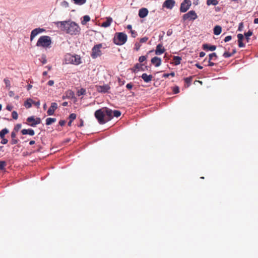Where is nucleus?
<instances>
[{
	"label": "nucleus",
	"instance_id": "obj_19",
	"mask_svg": "<svg viewBox=\"0 0 258 258\" xmlns=\"http://www.w3.org/2000/svg\"><path fill=\"white\" fill-rule=\"evenodd\" d=\"M141 78L146 83L151 82L153 79V76L151 75H148L146 73H144L142 75Z\"/></svg>",
	"mask_w": 258,
	"mask_h": 258
},
{
	"label": "nucleus",
	"instance_id": "obj_9",
	"mask_svg": "<svg viewBox=\"0 0 258 258\" xmlns=\"http://www.w3.org/2000/svg\"><path fill=\"white\" fill-rule=\"evenodd\" d=\"M45 31L43 28H37L33 29L30 34V41H32L34 38L39 33H42Z\"/></svg>",
	"mask_w": 258,
	"mask_h": 258
},
{
	"label": "nucleus",
	"instance_id": "obj_34",
	"mask_svg": "<svg viewBox=\"0 0 258 258\" xmlns=\"http://www.w3.org/2000/svg\"><path fill=\"white\" fill-rule=\"evenodd\" d=\"M86 94V89L84 88H81L77 92L78 96H80L81 95H85Z\"/></svg>",
	"mask_w": 258,
	"mask_h": 258
},
{
	"label": "nucleus",
	"instance_id": "obj_22",
	"mask_svg": "<svg viewBox=\"0 0 258 258\" xmlns=\"http://www.w3.org/2000/svg\"><path fill=\"white\" fill-rule=\"evenodd\" d=\"M112 21V19L111 18H107V19L102 23L101 26L105 28L108 27L110 25Z\"/></svg>",
	"mask_w": 258,
	"mask_h": 258
},
{
	"label": "nucleus",
	"instance_id": "obj_55",
	"mask_svg": "<svg viewBox=\"0 0 258 258\" xmlns=\"http://www.w3.org/2000/svg\"><path fill=\"white\" fill-rule=\"evenodd\" d=\"M118 83H119L120 85H123L124 84V80H122L120 78H118Z\"/></svg>",
	"mask_w": 258,
	"mask_h": 258
},
{
	"label": "nucleus",
	"instance_id": "obj_58",
	"mask_svg": "<svg viewBox=\"0 0 258 258\" xmlns=\"http://www.w3.org/2000/svg\"><path fill=\"white\" fill-rule=\"evenodd\" d=\"M47 84L49 86H52L54 84V81L53 80H49Z\"/></svg>",
	"mask_w": 258,
	"mask_h": 258
},
{
	"label": "nucleus",
	"instance_id": "obj_45",
	"mask_svg": "<svg viewBox=\"0 0 258 258\" xmlns=\"http://www.w3.org/2000/svg\"><path fill=\"white\" fill-rule=\"evenodd\" d=\"M148 37H144L140 39V43L146 42L148 40Z\"/></svg>",
	"mask_w": 258,
	"mask_h": 258
},
{
	"label": "nucleus",
	"instance_id": "obj_12",
	"mask_svg": "<svg viewBox=\"0 0 258 258\" xmlns=\"http://www.w3.org/2000/svg\"><path fill=\"white\" fill-rule=\"evenodd\" d=\"M175 2L174 0H166L163 4V7L168 9H172L174 6Z\"/></svg>",
	"mask_w": 258,
	"mask_h": 258
},
{
	"label": "nucleus",
	"instance_id": "obj_32",
	"mask_svg": "<svg viewBox=\"0 0 258 258\" xmlns=\"http://www.w3.org/2000/svg\"><path fill=\"white\" fill-rule=\"evenodd\" d=\"M252 34V31L249 30L247 32L244 33V35L245 36L246 40L247 42H249V37L251 36Z\"/></svg>",
	"mask_w": 258,
	"mask_h": 258
},
{
	"label": "nucleus",
	"instance_id": "obj_30",
	"mask_svg": "<svg viewBox=\"0 0 258 258\" xmlns=\"http://www.w3.org/2000/svg\"><path fill=\"white\" fill-rule=\"evenodd\" d=\"M218 4V1L217 0H207V5L208 6L213 5L216 6Z\"/></svg>",
	"mask_w": 258,
	"mask_h": 258
},
{
	"label": "nucleus",
	"instance_id": "obj_43",
	"mask_svg": "<svg viewBox=\"0 0 258 258\" xmlns=\"http://www.w3.org/2000/svg\"><path fill=\"white\" fill-rule=\"evenodd\" d=\"M19 140L16 139L15 138L12 139L11 141V144L12 145H15L18 143Z\"/></svg>",
	"mask_w": 258,
	"mask_h": 258
},
{
	"label": "nucleus",
	"instance_id": "obj_62",
	"mask_svg": "<svg viewBox=\"0 0 258 258\" xmlns=\"http://www.w3.org/2000/svg\"><path fill=\"white\" fill-rule=\"evenodd\" d=\"M9 95L10 97H12L14 95V92L12 91H10L9 92Z\"/></svg>",
	"mask_w": 258,
	"mask_h": 258
},
{
	"label": "nucleus",
	"instance_id": "obj_56",
	"mask_svg": "<svg viewBox=\"0 0 258 258\" xmlns=\"http://www.w3.org/2000/svg\"><path fill=\"white\" fill-rule=\"evenodd\" d=\"M13 107L12 105H8L6 107V109L9 111H11Z\"/></svg>",
	"mask_w": 258,
	"mask_h": 258
},
{
	"label": "nucleus",
	"instance_id": "obj_24",
	"mask_svg": "<svg viewBox=\"0 0 258 258\" xmlns=\"http://www.w3.org/2000/svg\"><path fill=\"white\" fill-rule=\"evenodd\" d=\"M173 60H174V64L175 66H177L180 63L181 60V58L178 56H173Z\"/></svg>",
	"mask_w": 258,
	"mask_h": 258
},
{
	"label": "nucleus",
	"instance_id": "obj_35",
	"mask_svg": "<svg viewBox=\"0 0 258 258\" xmlns=\"http://www.w3.org/2000/svg\"><path fill=\"white\" fill-rule=\"evenodd\" d=\"M112 115H113V117H118L119 116H120L121 112L120 111H119V110H114L113 111Z\"/></svg>",
	"mask_w": 258,
	"mask_h": 258
},
{
	"label": "nucleus",
	"instance_id": "obj_39",
	"mask_svg": "<svg viewBox=\"0 0 258 258\" xmlns=\"http://www.w3.org/2000/svg\"><path fill=\"white\" fill-rule=\"evenodd\" d=\"M184 82L187 84H190L192 81V77H187L184 79Z\"/></svg>",
	"mask_w": 258,
	"mask_h": 258
},
{
	"label": "nucleus",
	"instance_id": "obj_20",
	"mask_svg": "<svg viewBox=\"0 0 258 258\" xmlns=\"http://www.w3.org/2000/svg\"><path fill=\"white\" fill-rule=\"evenodd\" d=\"M202 47L205 50H209L210 51H214L216 49V46L215 45H210L207 43L203 44Z\"/></svg>",
	"mask_w": 258,
	"mask_h": 258
},
{
	"label": "nucleus",
	"instance_id": "obj_49",
	"mask_svg": "<svg viewBox=\"0 0 258 258\" xmlns=\"http://www.w3.org/2000/svg\"><path fill=\"white\" fill-rule=\"evenodd\" d=\"M1 139H2V141H1L2 144H6L8 143V140L7 139H6L5 138H2Z\"/></svg>",
	"mask_w": 258,
	"mask_h": 258
},
{
	"label": "nucleus",
	"instance_id": "obj_2",
	"mask_svg": "<svg viewBox=\"0 0 258 258\" xmlns=\"http://www.w3.org/2000/svg\"><path fill=\"white\" fill-rule=\"evenodd\" d=\"M51 43L52 41L50 37L44 35L39 37L36 43V46L43 48H49L50 47Z\"/></svg>",
	"mask_w": 258,
	"mask_h": 258
},
{
	"label": "nucleus",
	"instance_id": "obj_23",
	"mask_svg": "<svg viewBox=\"0 0 258 258\" xmlns=\"http://www.w3.org/2000/svg\"><path fill=\"white\" fill-rule=\"evenodd\" d=\"M222 28L220 26H216L214 28V34L216 35H219L221 33Z\"/></svg>",
	"mask_w": 258,
	"mask_h": 258
},
{
	"label": "nucleus",
	"instance_id": "obj_3",
	"mask_svg": "<svg viewBox=\"0 0 258 258\" xmlns=\"http://www.w3.org/2000/svg\"><path fill=\"white\" fill-rule=\"evenodd\" d=\"M127 35L123 32L117 33L113 38L114 43L118 45H123L127 41Z\"/></svg>",
	"mask_w": 258,
	"mask_h": 258
},
{
	"label": "nucleus",
	"instance_id": "obj_18",
	"mask_svg": "<svg viewBox=\"0 0 258 258\" xmlns=\"http://www.w3.org/2000/svg\"><path fill=\"white\" fill-rule=\"evenodd\" d=\"M23 135H29L30 136H33L35 134L34 131L32 128L23 129L21 131Z\"/></svg>",
	"mask_w": 258,
	"mask_h": 258
},
{
	"label": "nucleus",
	"instance_id": "obj_38",
	"mask_svg": "<svg viewBox=\"0 0 258 258\" xmlns=\"http://www.w3.org/2000/svg\"><path fill=\"white\" fill-rule=\"evenodd\" d=\"M12 116L13 117V119H18V114L17 112V111H13L12 112Z\"/></svg>",
	"mask_w": 258,
	"mask_h": 258
},
{
	"label": "nucleus",
	"instance_id": "obj_10",
	"mask_svg": "<svg viewBox=\"0 0 258 258\" xmlns=\"http://www.w3.org/2000/svg\"><path fill=\"white\" fill-rule=\"evenodd\" d=\"M103 110L105 115V118L106 119V122L112 119L113 118V110L107 107L103 108Z\"/></svg>",
	"mask_w": 258,
	"mask_h": 258
},
{
	"label": "nucleus",
	"instance_id": "obj_1",
	"mask_svg": "<svg viewBox=\"0 0 258 258\" xmlns=\"http://www.w3.org/2000/svg\"><path fill=\"white\" fill-rule=\"evenodd\" d=\"M54 23L55 25L67 34L71 35H79L81 32V28L79 25L71 20L57 21L54 22Z\"/></svg>",
	"mask_w": 258,
	"mask_h": 258
},
{
	"label": "nucleus",
	"instance_id": "obj_36",
	"mask_svg": "<svg viewBox=\"0 0 258 258\" xmlns=\"http://www.w3.org/2000/svg\"><path fill=\"white\" fill-rule=\"evenodd\" d=\"M60 6L63 8H68L69 7V4L68 2L66 1H63L62 2L60 3Z\"/></svg>",
	"mask_w": 258,
	"mask_h": 258
},
{
	"label": "nucleus",
	"instance_id": "obj_4",
	"mask_svg": "<svg viewBox=\"0 0 258 258\" xmlns=\"http://www.w3.org/2000/svg\"><path fill=\"white\" fill-rule=\"evenodd\" d=\"M95 116L100 124H103L106 122L103 108L97 110L95 112Z\"/></svg>",
	"mask_w": 258,
	"mask_h": 258
},
{
	"label": "nucleus",
	"instance_id": "obj_50",
	"mask_svg": "<svg viewBox=\"0 0 258 258\" xmlns=\"http://www.w3.org/2000/svg\"><path fill=\"white\" fill-rule=\"evenodd\" d=\"M32 104H33L34 105L36 106L37 107H39L40 106V103L39 101L36 102V101H34L32 100Z\"/></svg>",
	"mask_w": 258,
	"mask_h": 258
},
{
	"label": "nucleus",
	"instance_id": "obj_11",
	"mask_svg": "<svg viewBox=\"0 0 258 258\" xmlns=\"http://www.w3.org/2000/svg\"><path fill=\"white\" fill-rule=\"evenodd\" d=\"M96 90L100 93H107L110 89V87L108 85H103L102 86H96Z\"/></svg>",
	"mask_w": 258,
	"mask_h": 258
},
{
	"label": "nucleus",
	"instance_id": "obj_48",
	"mask_svg": "<svg viewBox=\"0 0 258 258\" xmlns=\"http://www.w3.org/2000/svg\"><path fill=\"white\" fill-rule=\"evenodd\" d=\"M173 91L174 94H177V93H179V88L178 87H174L173 89Z\"/></svg>",
	"mask_w": 258,
	"mask_h": 258
},
{
	"label": "nucleus",
	"instance_id": "obj_40",
	"mask_svg": "<svg viewBox=\"0 0 258 258\" xmlns=\"http://www.w3.org/2000/svg\"><path fill=\"white\" fill-rule=\"evenodd\" d=\"M232 55V54L231 53L228 52H225L223 55V56L225 58H228L229 57H231Z\"/></svg>",
	"mask_w": 258,
	"mask_h": 258
},
{
	"label": "nucleus",
	"instance_id": "obj_27",
	"mask_svg": "<svg viewBox=\"0 0 258 258\" xmlns=\"http://www.w3.org/2000/svg\"><path fill=\"white\" fill-rule=\"evenodd\" d=\"M74 3L75 5H78V6H82L84 4H85L87 0H72Z\"/></svg>",
	"mask_w": 258,
	"mask_h": 258
},
{
	"label": "nucleus",
	"instance_id": "obj_7",
	"mask_svg": "<svg viewBox=\"0 0 258 258\" xmlns=\"http://www.w3.org/2000/svg\"><path fill=\"white\" fill-rule=\"evenodd\" d=\"M27 121L29 122L28 125L32 127H35L36 125L41 123V119L39 117L35 118L34 116H31L27 118Z\"/></svg>",
	"mask_w": 258,
	"mask_h": 258
},
{
	"label": "nucleus",
	"instance_id": "obj_46",
	"mask_svg": "<svg viewBox=\"0 0 258 258\" xmlns=\"http://www.w3.org/2000/svg\"><path fill=\"white\" fill-rule=\"evenodd\" d=\"M231 39H232V37H231V36H230V35H229V36H226V37L225 38V39H224V41H225V42H228V41H229L230 40H231Z\"/></svg>",
	"mask_w": 258,
	"mask_h": 258
},
{
	"label": "nucleus",
	"instance_id": "obj_31",
	"mask_svg": "<svg viewBox=\"0 0 258 258\" xmlns=\"http://www.w3.org/2000/svg\"><path fill=\"white\" fill-rule=\"evenodd\" d=\"M209 59H210V60H215L217 58V55L216 53L214 52L210 54L209 55Z\"/></svg>",
	"mask_w": 258,
	"mask_h": 258
},
{
	"label": "nucleus",
	"instance_id": "obj_13",
	"mask_svg": "<svg viewBox=\"0 0 258 258\" xmlns=\"http://www.w3.org/2000/svg\"><path fill=\"white\" fill-rule=\"evenodd\" d=\"M69 61L72 63L79 64L81 63V58L78 55H72L70 56Z\"/></svg>",
	"mask_w": 258,
	"mask_h": 258
},
{
	"label": "nucleus",
	"instance_id": "obj_29",
	"mask_svg": "<svg viewBox=\"0 0 258 258\" xmlns=\"http://www.w3.org/2000/svg\"><path fill=\"white\" fill-rule=\"evenodd\" d=\"M9 130L7 128H5L0 131V138H5V136L9 133Z\"/></svg>",
	"mask_w": 258,
	"mask_h": 258
},
{
	"label": "nucleus",
	"instance_id": "obj_61",
	"mask_svg": "<svg viewBox=\"0 0 258 258\" xmlns=\"http://www.w3.org/2000/svg\"><path fill=\"white\" fill-rule=\"evenodd\" d=\"M195 66L198 68V69H203V67L201 66V65H200L199 63H196L195 64Z\"/></svg>",
	"mask_w": 258,
	"mask_h": 258
},
{
	"label": "nucleus",
	"instance_id": "obj_63",
	"mask_svg": "<svg viewBox=\"0 0 258 258\" xmlns=\"http://www.w3.org/2000/svg\"><path fill=\"white\" fill-rule=\"evenodd\" d=\"M32 87V85H30V84H29L28 86H27V90H30Z\"/></svg>",
	"mask_w": 258,
	"mask_h": 258
},
{
	"label": "nucleus",
	"instance_id": "obj_21",
	"mask_svg": "<svg viewBox=\"0 0 258 258\" xmlns=\"http://www.w3.org/2000/svg\"><path fill=\"white\" fill-rule=\"evenodd\" d=\"M238 46L239 47H244L245 44L242 42L244 38L243 35L242 34H238L237 35Z\"/></svg>",
	"mask_w": 258,
	"mask_h": 258
},
{
	"label": "nucleus",
	"instance_id": "obj_33",
	"mask_svg": "<svg viewBox=\"0 0 258 258\" xmlns=\"http://www.w3.org/2000/svg\"><path fill=\"white\" fill-rule=\"evenodd\" d=\"M74 96V93L71 90H69L66 92V97L67 98H73Z\"/></svg>",
	"mask_w": 258,
	"mask_h": 258
},
{
	"label": "nucleus",
	"instance_id": "obj_28",
	"mask_svg": "<svg viewBox=\"0 0 258 258\" xmlns=\"http://www.w3.org/2000/svg\"><path fill=\"white\" fill-rule=\"evenodd\" d=\"M83 19L81 21V24L85 25L90 20V17L88 15H85L83 17Z\"/></svg>",
	"mask_w": 258,
	"mask_h": 258
},
{
	"label": "nucleus",
	"instance_id": "obj_42",
	"mask_svg": "<svg viewBox=\"0 0 258 258\" xmlns=\"http://www.w3.org/2000/svg\"><path fill=\"white\" fill-rule=\"evenodd\" d=\"M6 166V162H0V170H4Z\"/></svg>",
	"mask_w": 258,
	"mask_h": 258
},
{
	"label": "nucleus",
	"instance_id": "obj_59",
	"mask_svg": "<svg viewBox=\"0 0 258 258\" xmlns=\"http://www.w3.org/2000/svg\"><path fill=\"white\" fill-rule=\"evenodd\" d=\"M131 29H132V27L130 25V31L132 33V35L133 37H136V33L134 32L132 30H131Z\"/></svg>",
	"mask_w": 258,
	"mask_h": 258
},
{
	"label": "nucleus",
	"instance_id": "obj_44",
	"mask_svg": "<svg viewBox=\"0 0 258 258\" xmlns=\"http://www.w3.org/2000/svg\"><path fill=\"white\" fill-rule=\"evenodd\" d=\"M146 59V56H141L139 58V61L140 62H142L144 61Z\"/></svg>",
	"mask_w": 258,
	"mask_h": 258
},
{
	"label": "nucleus",
	"instance_id": "obj_25",
	"mask_svg": "<svg viewBox=\"0 0 258 258\" xmlns=\"http://www.w3.org/2000/svg\"><path fill=\"white\" fill-rule=\"evenodd\" d=\"M32 104V99L31 98L27 99V100L25 102L24 105L25 107L27 108H29L31 107Z\"/></svg>",
	"mask_w": 258,
	"mask_h": 258
},
{
	"label": "nucleus",
	"instance_id": "obj_53",
	"mask_svg": "<svg viewBox=\"0 0 258 258\" xmlns=\"http://www.w3.org/2000/svg\"><path fill=\"white\" fill-rule=\"evenodd\" d=\"M208 62V64L207 65V66L212 67L215 65V63L212 62L211 60H210V59H209Z\"/></svg>",
	"mask_w": 258,
	"mask_h": 258
},
{
	"label": "nucleus",
	"instance_id": "obj_41",
	"mask_svg": "<svg viewBox=\"0 0 258 258\" xmlns=\"http://www.w3.org/2000/svg\"><path fill=\"white\" fill-rule=\"evenodd\" d=\"M76 118V114L75 113H71L69 116L70 120L73 121Z\"/></svg>",
	"mask_w": 258,
	"mask_h": 258
},
{
	"label": "nucleus",
	"instance_id": "obj_5",
	"mask_svg": "<svg viewBox=\"0 0 258 258\" xmlns=\"http://www.w3.org/2000/svg\"><path fill=\"white\" fill-rule=\"evenodd\" d=\"M103 47L102 44L99 43L95 45L92 49L91 56L92 58L95 59L100 56L102 54L101 49Z\"/></svg>",
	"mask_w": 258,
	"mask_h": 258
},
{
	"label": "nucleus",
	"instance_id": "obj_17",
	"mask_svg": "<svg viewBox=\"0 0 258 258\" xmlns=\"http://www.w3.org/2000/svg\"><path fill=\"white\" fill-rule=\"evenodd\" d=\"M148 10L146 8H142L139 10V16L141 18H144L146 17L148 14Z\"/></svg>",
	"mask_w": 258,
	"mask_h": 258
},
{
	"label": "nucleus",
	"instance_id": "obj_54",
	"mask_svg": "<svg viewBox=\"0 0 258 258\" xmlns=\"http://www.w3.org/2000/svg\"><path fill=\"white\" fill-rule=\"evenodd\" d=\"M66 123V121L64 120H60L59 121V124L62 126H63Z\"/></svg>",
	"mask_w": 258,
	"mask_h": 258
},
{
	"label": "nucleus",
	"instance_id": "obj_37",
	"mask_svg": "<svg viewBox=\"0 0 258 258\" xmlns=\"http://www.w3.org/2000/svg\"><path fill=\"white\" fill-rule=\"evenodd\" d=\"M21 127L22 124L21 123H18L15 126L13 131L18 132L21 128Z\"/></svg>",
	"mask_w": 258,
	"mask_h": 258
},
{
	"label": "nucleus",
	"instance_id": "obj_16",
	"mask_svg": "<svg viewBox=\"0 0 258 258\" xmlns=\"http://www.w3.org/2000/svg\"><path fill=\"white\" fill-rule=\"evenodd\" d=\"M151 62L156 67H159L161 64V59L157 56L154 57L151 59Z\"/></svg>",
	"mask_w": 258,
	"mask_h": 258
},
{
	"label": "nucleus",
	"instance_id": "obj_14",
	"mask_svg": "<svg viewBox=\"0 0 258 258\" xmlns=\"http://www.w3.org/2000/svg\"><path fill=\"white\" fill-rule=\"evenodd\" d=\"M57 104L55 102L51 103V106L47 111V113L48 115H52L54 114L55 110L57 108Z\"/></svg>",
	"mask_w": 258,
	"mask_h": 258
},
{
	"label": "nucleus",
	"instance_id": "obj_6",
	"mask_svg": "<svg viewBox=\"0 0 258 258\" xmlns=\"http://www.w3.org/2000/svg\"><path fill=\"white\" fill-rule=\"evenodd\" d=\"M198 18V16L195 11L191 10L182 16V20L183 22L185 21H194Z\"/></svg>",
	"mask_w": 258,
	"mask_h": 258
},
{
	"label": "nucleus",
	"instance_id": "obj_60",
	"mask_svg": "<svg viewBox=\"0 0 258 258\" xmlns=\"http://www.w3.org/2000/svg\"><path fill=\"white\" fill-rule=\"evenodd\" d=\"M205 54H205V53L204 52L202 51V52H201L200 53V55H199V56H200V57H204V56L205 55Z\"/></svg>",
	"mask_w": 258,
	"mask_h": 258
},
{
	"label": "nucleus",
	"instance_id": "obj_8",
	"mask_svg": "<svg viewBox=\"0 0 258 258\" xmlns=\"http://www.w3.org/2000/svg\"><path fill=\"white\" fill-rule=\"evenodd\" d=\"M191 5L190 0H184L180 5V11L181 13L186 12Z\"/></svg>",
	"mask_w": 258,
	"mask_h": 258
},
{
	"label": "nucleus",
	"instance_id": "obj_57",
	"mask_svg": "<svg viewBox=\"0 0 258 258\" xmlns=\"http://www.w3.org/2000/svg\"><path fill=\"white\" fill-rule=\"evenodd\" d=\"M243 27V23H240L239 25V27H238V30L239 31H241L242 30V29Z\"/></svg>",
	"mask_w": 258,
	"mask_h": 258
},
{
	"label": "nucleus",
	"instance_id": "obj_26",
	"mask_svg": "<svg viewBox=\"0 0 258 258\" xmlns=\"http://www.w3.org/2000/svg\"><path fill=\"white\" fill-rule=\"evenodd\" d=\"M56 121V119L55 118H51L49 117L46 119V124L47 125H49L51 124L52 123L55 122Z\"/></svg>",
	"mask_w": 258,
	"mask_h": 258
},
{
	"label": "nucleus",
	"instance_id": "obj_47",
	"mask_svg": "<svg viewBox=\"0 0 258 258\" xmlns=\"http://www.w3.org/2000/svg\"><path fill=\"white\" fill-rule=\"evenodd\" d=\"M141 47V45L140 44V43H138V42H137L136 44H135V49L136 50H138Z\"/></svg>",
	"mask_w": 258,
	"mask_h": 258
},
{
	"label": "nucleus",
	"instance_id": "obj_51",
	"mask_svg": "<svg viewBox=\"0 0 258 258\" xmlns=\"http://www.w3.org/2000/svg\"><path fill=\"white\" fill-rule=\"evenodd\" d=\"M4 82L6 85V87H8V86H9L10 85V81L7 79H4Z\"/></svg>",
	"mask_w": 258,
	"mask_h": 258
},
{
	"label": "nucleus",
	"instance_id": "obj_64",
	"mask_svg": "<svg viewBox=\"0 0 258 258\" xmlns=\"http://www.w3.org/2000/svg\"><path fill=\"white\" fill-rule=\"evenodd\" d=\"M254 24H258V18H255L253 21Z\"/></svg>",
	"mask_w": 258,
	"mask_h": 258
},
{
	"label": "nucleus",
	"instance_id": "obj_52",
	"mask_svg": "<svg viewBox=\"0 0 258 258\" xmlns=\"http://www.w3.org/2000/svg\"><path fill=\"white\" fill-rule=\"evenodd\" d=\"M16 132L15 131H13L12 133H11V138L12 139H14V138H16Z\"/></svg>",
	"mask_w": 258,
	"mask_h": 258
},
{
	"label": "nucleus",
	"instance_id": "obj_15",
	"mask_svg": "<svg viewBox=\"0 0 258 258\" xmlns=\"http://www.w3.org/2000/svg\"><path fill=\"white\" fill-rule=\"evenodd\" d=\"M165 51V48L163 47L162 44H159L156 46L155 50V54L156 55H160L163 53Z\"/></svg>",
	"mask_w": 258,
	"mask_h": 258
}]
</instances>
